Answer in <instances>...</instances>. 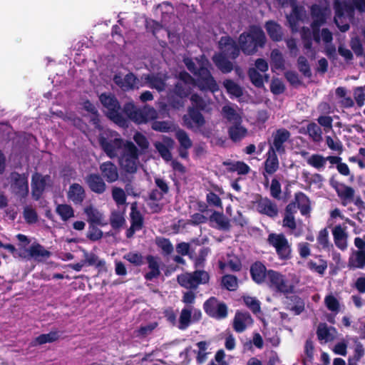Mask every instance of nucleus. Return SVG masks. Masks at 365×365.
<instances>
[{"label": "nucleus", "instance_id": "nucleus-1", "mask_svg": "<svg viewBox=\"0 0 365 365\" xmlns=\"http://www.w3.org/2000/svg\"><path fill=\"white\" fill-rule=\"evenodd\" d=\"M330 14L331 11L327 5L322 8L318 5L312 6V31L305 27L300 30L305 54L312 59H314L317 54V51L312 48V39L318 43L322 42L324 45V53L328 57H334L336 53V47L332 44V34L327 29H323L321 31L319 30V27L325 22Z\"/></svg>", "mask_w": 365, "mask_h": 365}, {"label": "nucleus", "instance_id": "nucleus-2", "mask_svg": "<svg viewBox=\"0 0 365 365\" xmlns=\"http://www.w3.org/2000/svg\"><path fill=\"white\" fill-rule=\"evenodd\" d=\"M184 62L187 69L197 76V85L200 90H210L212 92L218 90V86L208 69L209 61L204 56L195 61L185 58Z\"/></svg>", "mask_w": 365, "mask_h": 365}, {"label": "nucleus", "instance_id": "nucleus-3", "mask_svg": "<svg viewBox=\"0 0 365 365\" xmlns=\"http://www.w3.org/2000/svg\"><path fill=\"white\" fill-rule=\"evenodd\" d=\"M334 22L344 32L349 29L354 9L361 12L365 11V0H334Z\"/></svg>", "mask_w": 365, "mask_h": 365}, {"label": "nucleus", "instance_id": "nucleus-4", "mask_svg": "<svg viewBox=\"0 0 365 365\" xmlns=\"http://www.w3.org/2000/svg\"><path fill=\"white\" fill-rule=\"evenodd\" d=\"M218 47L220 52L212 57V61L222 73H230L233 65L227 58H236L240 54V48L235 41L227 36L220 38Z\"/></svg>", "mask_w": 365, "mask_h": 365}, {"label": "nucleus", "instance_id": "nucleus-5", "mask_svg": "<svg viewBox=\"0 0 365 365\" xmlns=\"http://www.w3.org/2000/svg\"><path fill=\"white\" fill-rule=\"evenodd\" d=\"M299 280L296 276H286L279 272L269 269L267 272V286L274 292L282 294H292L294 292Z\"/></svg>", "mask_w": 365, "mask_h": 365}, {"label": "nucleus", "instance_id": "nucleus-6", "mask_svg": "<svg viewBox=\"0 0 365 365\" xmlns=\"http://www.w3.org/2000/svg\"><path fill=\"white\" fill-rule=\"evenodd\" d=\"M265 41L264 33L257 26H251L247 33L242 34L239 38L240 48L247 55L254 53L258 46L262 47Z\"/></svg>", "mask_w": 365, "mask_h": 365}, {"label": "nucleus", "instance_id": "nucleus-7", "mask_svg": "<svg viewBox=\"0 0 365 365\" xmlns=\"http://www.w3.org/2000/svg\"><path fill=\"white\" fill-rule=\"evenodd\" d=\"M195 86L194 79L186 72H180L178 77L173 93L180 98L179 100H171V106L174 108L179 109L185 106V98L190 93L192 88Z\"/></svg>", "mask_w": 365, "mask_h": 365}, {"label": "nucleus", "instance_id": "nucleus-8", "mask_svg": "<svg viewBox=\"0 0 365 365\" xmlns=\"http://www.w3.org/2000/svg\"><path fill=\"white\" fill-rule=\"evenodd\" d=\"M99 143L104 152L110 158L118 156L125 144L116 132L110 130H106L101 133Z\"/></svg>", "mask_w": 365, "mask_h": 365}, {"label": "nucleus", "instance_id": "nucleus-9", "mask_svg": "<svg viewBox=\"0 0 365 365\" xmlns=\"http://www.w3.org/2000/svg\"><path fill=\"white\" fill-rule=\"evenodd\" d=\"M99 98L106 115L120 126H125L126 120L120 112V107L116 98L113 95L106 93L101 94Z\"/></svg>", "mask_w": 365, "mask_h": 365}, {"label": "nucleus", "instance_id": "nucleus-10", "mask_svg": "<svg viewBox=\"0 0 365 365\" xmlns=\"http://www.w3.org/2000/svg\"><path fill=\"white\" fill-rule=\"evenodd\" d=\"M120 154L119 164L121 168L129 173H135L139 165L138 150L135 145L131 142H125Z\"/></svg>", "mask_w": 365, "mask_h": 365}, {"label": "nucleus", "instance_id": "nucleus-11", "mask_svg": "<svg viewBox=\"0 0 365 365\" xmlns=\"http://www.w3.org/2000/svg\"><path fill=\"white\" fill-rule=\"evenodd\" d=\"M278 4L282 6L289 5L292 8V13L287 16V19L292 32L299 31L300 22H303L305 11L302 7L297 5L296 0H276Z\"/></svg>", "mask_w": 365, "mask_h": 365}, {"label": "nucleus", "instance_id": "nucleus-12", "mask_svg": "<svg viewBox=\"0 0 365 365\" xmlns=\"http://www.w3.org/2000/svg\"><path fill=\"white\" fill-rule=\"evenodd\" d=\"M290 141L291 133L288 130L284 128L277 129L272 133L271 138L268 140L269 150H272L279 155L284 154L286 150V144Z\"/></svg>", "mask_w": 365, "mask_h": 365}, {"label": "nucleus", "instance_id": "nucleus-13", "mask_svg": "<svg viewBox=\"0 0 365 365\" xmlns=\"http://www.w3.org/2000/svg\"><path fill=\"white\" fill-rule=\"evenodd\" d=\"M267 242L274 247L281 259H288L291 257V246L283 234L271 233L268 236Z\"/></svg>", "mask_w": 365, "mask_h": 365}, {"label": "nucleus", "instance_id": "nucleus-14", "mask_svg": "<svg viewBox=\"0 0 365 365\" xmlns=\"http://www.w3.org/2000/svg\"><path fill=\"white\" fill-rule=\"evenodd\" d=\"M208 279L209 275L205 271H196L193 274L185 273L178 277L179 284L187 289L195 288L200 284L206 283Z\"/></svg>", "mask_w": 365, "mask_h": 365}, {"label": "nucleus", "instance_id": "nucleus-15", "mask_svg": "<svg viewBox=\"0 0 365 365\" xmlns=\"http://www.w3.org/2000/svg\"><path fill=\"white\" fill-rule=\"evenodd\" d=\"M19 256L25 259L43 261L51 256V252L38 243H33L28 249L20 251Z\"/></svg>", "mask_w": 365, "mask_h": 365}, {"label": "nucleus", "instance_id": "nucleus-16", "mask_svg": "<svg viewBox=\"0 0 365 365\" xmlns=\"http://www.w3.org/2000/svg\"><path fill=\"white\" fill-rule=\"evenodd\" d=\"M202 318V312L200 309L192 306L187 307L182 309L180 318L178 328L185 329L189 327L191 322H195Z\"/></svg>", "mask_w": 365, "mask_h": 365}, {"label": "nucleus", "instance_id": "nucleus-17", "mask_svg": "<svg viewBox=\"0 0 365 365\" xmlns=\"http://www.w3.org/2000/svg\"><path fill=\"white\" fill-rule=\"evenodd\" d=\"M184 125L195 131H202V128L205 124L203 115L193 108L188 109V114L183 116Z\"/></svg>", "mask_w": 365, "mask_h": 365}, {"label": "nucleus", "instance_id": "nucleus-18", "mask_svg": "<svg viewBox=\"0 0 365 365\" xmlns=\"http://www.w3.org/2000/svg\"><path fill=\"white\" fill-rule=\"evenodd\" d=\"M204 309L208 315L217 319H223L227 315V306L219 302L215 298L207 300L204 304Z\"/></svg>", "mask_w": 365, "mask_h": 365}, {"label": "nucleus", "instance_id": "nucleus-19", "mask_svg": "<svg viewBox=\"0 0 365 365\" xmlns=\"http://www.w3.org/2000/svg\"><path fill=\"white\" fill-rule=\"evenodd\" d=\"M253 207L260 214L274 217L278 214V208L275 203L267 197H259L253 202Z\"/></svg>", "mask_w": 365, "mask_h": 365}, {"label": "nucleus", "instance_id": "nucleus-20", "mask_svg": "<svg viewBox=\"0 0 365 365\" xmlns=\"http://www.w3.org/2000/svg\"><path fill=\"white\" fill-rule=\"evenodd\" d=\"M113 80L115 84L123 91L139 88L140 86H143V84L130 73L125 76H123L120 73L116 74L115 75Z\"/></svg>", "mask_w": 365, "mask_h": 365}, {"label": "nucleus", "instance_id": "nucleus-21", "mask_svg": "<svg viewBox=\"0 0 365 365\" xmlns=\"http://www.w3.org/2000/svg\"><path fill=\"white\" fill-rule=\"evenodd\" d=\"M51 180L48 175H41L35 173L32 176L31 188L32 195L36 200H38L47 186L51 185Z\"/></svg>", "mask_w": 365, "mask_h": 365}, {"label": "nucleus", "instance_id": "nucleus-22", "mask_svg": "<svg viewBox=\"0 0 365 365\" xmlns=\"http://www.w3.org/2000/svg\"><path fill=\"white\" fill-rule=\"evenodd\" d=\"M170 78L165 74L158 73L157 75H147L145 76V83L151 88H155L158 91H165L168 85V81Z\"/></svg>", "mask_w": 365, "mask_h": 365}, {"label": "nucleus", "instance_id": "nucleus-23", "mask_svg": "<svg viewBox=\"0 0 365 365\" xmlns=\"http://www.w3.org/2000/svg\"><path fill=\"white\" fill-rule=\"evenodd\" d=\"M11 187L19 195L25 197L29 192L27 178L24 175L14 173L11 175Z\"/></svg>", "mask_w": 365, "mask_h": 365}, {"label": "nucleus", "instance_id": "nucleus-24", "mask_svg": "<svg viewBox=\"0 0 365 365\" xmlns=\"http://www.w3.org/2000/svg\"><path fill=\"white\" fill-rule=\"evenodd\" d=\"M252 324L253 319L249 313L237 312L233 319L232 327L236 332L241 333Z\"/></svg>", "mask_w": 365, "mask_h": 365}, {"label": "nucleus", "instance_id": "nucleus-25", "mask_svg": "<svg viewBox=\"0 0 365 365\" xmlns=\"http://www.w3.org/2000/svg\"><path fill=\"white\" fill-rule=\"evenodd\" d=\"M83 210L87 217V221L91 225L103 226L108 224L103 214L93 205L86 206Z\"/></svg>", "mask_w": 365, "mask_h": 365}, {"label": "nucleus", "instance_id": "nucleus-26", "mask_svg": "<svg viewBox=\"0 0 365 365\" xmlns=\"http://www.w3.org/2000/svg\"><path fill=\"white\" fill-rule=\"evenodd\" d=\"M333 187L339 197L341 200V203L344 206L353 201L355 191L351 187L339 182H335Z\"/></svg>", "mask_w": 365, "mask_h": 365}, {"label": "nucleus", "instance_id": "nucleus-27", "mask_svg": "<svg viewBox=\"0 0 365 365\" xmlns=\"http://www.w3.org/2000/svg\"><path fill=\"white\" fill-rule=\"evenodd\" d=\"M103 177L108 182H113L118 179V171L115 165L111 162H106L100 165Z\"/></svg>", "mask_w": 365, "mask_h": 365}, {"label": "nucleus", "instance_id": "nucleus-28", "mask_svg": "<svg viewBox=\"0 0 365 365\" xmlns=\"http://www.w3.org/2000/svg\"><path fill=\"white\" fill-rule=\"evenodd\" d=\"M175 136L180 145L179 150L180 157L187 158L188 156L187 150L192 145V140L187 133L182 130H178L175 133Z\"/></svg>", "mask_w": 365, "mask_h": 365}, {"label": "nucleus", "instance_id": "nucleus-29", "mask_svg": "<svg viewBox=\"0 0 365 365\" xmlns=\"http://www.w3.org/2000/svg\"><path fill=\"white\" fill-rule=\"evenodd\" d=\"M67 197L74 204H81L86 197L85 190L81 185L73 183L69 187Z\"/></svg>", "mask_w": 365, "mask_h": 365}, {"label": "nucleus", "instance_id": "nucleus-30", "mask_svg": "<svg viewBox=\"0 0 365 365\" xmlns=\"http://www.w3.org/2000/svg\"><path fill=\"white\" fill-rule=\"evenodd\" d=\"M123 112L133 121L138 124L145 123L143 110L137 108L133 103H129L124 106Z\"/></svg>", "mask_w": 365, "mask_h": 365}, {"label": "nucleus", "instance_id": "nucleus-31", "mask_svg": "<svg viewBox=\"0 0 365 365\" xmlns=\"http://www.w3.org/2000/svg\"><path fill=\"white\" fill-rule=\"evenodd\" d=\"M86 182H87L90 189L96 193L101 194L106 190V185L102 178L98 175H89L86 177Z\"/></svg>", "mask_w": 365, "mask_h": 365}, {"label": "nucleus", "instance_id": "nucleus-32", "mask_svg": "<svg viewBox=\"0 0 365 365\" xmlns=\"http://www.w3.org/2000/svg\"><path fill=\"white\" fill-rule=\"evenodd\" d=\"M332 234L336 246L345 250L347 248V234L341 225H337L332 230Z\"/></svg>", "mask_w": 365, "mask_h": 365}, {"label": "nucleus", "instance_id": "nucleus-33", "mask_svg": "<svg viewBox=\"0 0 365 365\" xmlns=\"http://www.w3.org/2000/svg\"><path fill=\"white\" fill-rule=\"evenodd\" d=\"M148 267L149 271L145 274V279L151 280L158 277L160 274V260L154 256L149 255L147 257Z\"/></svg>", "mask_w": 365, "mask_h": 365}, {"label": "nucleus", "instance_id": "nucleus-34", "mask_svg": "<svg viewBox=\"0 0 365 365\" xmlns=\"http://www.w3.org/2000/svg\"><path fill=\"white\" fill-rule=\"evenodd\" d=\"M317 333L318 339L321 341L327 342L335 338L336 330L332 327H328L326 324H320Z\"/></svg>", "mask_w": 365, "mask_h": 365}, {"label": "nucleus", "instance_id": "nucleus-35", "mask_svg": "<svg viewBox=\"0 0 365 365\" xmlns=\"http://www.w3.org/2000/svg\"><path fill=\"white\" fill-rule=\"evenodd\" d=\"M267 272L266 267L260 262L255 263L250 269L253 280L258 284L267 282Z\"/></svg>", "mask_w": 365, "mask_h": 365}, {"label": "nucleus", "instance_id": "nucleus-36", "mask_svg": "<svg viewBox=\"0 0 365 365\" xmlns=\"http://www.w3.org/2000/svg\"><path fill=\"white\" fill-rule=\"evenodd\" d=\"M277 153L272 150H268L267 159L264 161V172L267 174L274 173L279 168V160L277 155Z\"/></svg>", "mask_w": 365, "mask_h": 365}, {"label": "nucleus", "instance_id": "nucleus-37", "mask_svg": "<svg viewBox=\"0 0 365 365\" xmlns=\"http://www.w3.org/2000/svg\"><path fill=\"white\" fill-rule=\"evenodd\" d=\"M230 138L234 142L240 141L247 135V130L241 125V123H234L228 129Z\"/></svg>", "mask_w": 365, "mask_h": 365}, {"label": "nucleus", "instance_id": "nucleus-38", "mask_svg": "<svg viewBox=\"0 0 365 365\" xmlns=\"http://www.w3.org/2000/svg\"><path fill=\"white\" fill-rule=\"evenodd\" d=\"M349 267L362 269L365 267V250L353 251L349 257Z\"/></svg>", "mask_w": 365, "mask_h": 365}, {"label": "nucleus", "instance_id": "nucleus-39", "mask_svg": "<svg viewBox=\"0 0 365 365\" xmlns=\"http://www.w3.org/2000/svg\"><path fill=\"white\" fill-rule=\"evenodd\" d=\"M222 115L232 123H241L242 117L240 112L231 105H225L222 109Z\"/></svg>", "mask_w": 365, "mask_h": 365}, {"label": "nucleus", "instance_id": "nucleus-40", "mask_svg": "<svg viewBox=\"0 0 365 365\" xmlns=\"http://www.w3.org/2000/svg\"><path fill=\"white\" fill-rule=\"evenodd\" d=\"M265 29L269 37L274 41H279L282 38V27L273 21H267Z\"/></svg>", "mask_w": 365, "mask_h": 365}, {"label": "nucleus", "instance_id": "nucleus-41", "mask_svg": "<svg viewBox=\"0 0 365 365\" xmlns=\"http://www.w3.org/2000/svg\"><path fill=\"white\" fill-rule=\"evenodd\" d=\"M295 206L294 204H289L285 210L284 217L283 219V226L294 230L296 227V221L294 217Z\"/></svg>", "mask_w": 365, "mask_h": 365}, {"label": "nucleus", "instance_id": "nucleus-42", "mask_svg": "<svg viewBox=\"0 0 365 365\" xmlns=\"http://www.w3.org/2000/svg\"><path fill=\"white\" fill-rule=\"evenodd\" d=\"M295 202L293 203L297 205L302 215H306L310 211V203L309 198L302 192L296 193L294 197Z\"/></svg>", "mask_w": 365, "mask_h": 365}, {"label": "nucleus", "instance_id": "nucleus-43", "mask_svg": "<svg viewBox=\"0 0 365 365\" xmlns=\"http://www.w3.org/2000/svg\"><path fill=\"white\" fill-rule=\"evenodd\" d=\"M219 267L222 270H225L228 267L232 271H239L241 268V262L237 257L228 255L227 261L219 262Z\"/></svg>", "mask_w": 365, "mask_h": 365}, {"label": "nucleus", "instance_id": "nucleus-44", "mask_svg": "<svg viewBox=\"0 0 365 365\" xmlns=\"http://www.w3.org/2000/svg\"><path fill=\"white\" fill-rule=\"evenodd\" d=\"M307 163L309 165L318 170L324 169L327 164V159L322 155L312 154L307 158Z\"/></svg>", "mask_w": 365, "mask_h": 365}, {"label": "nucleus", "instance_id": "nucleus-45", "mask_svg": "<svg viewBox=\"0 0 365 365\" xmlns=\"http://www.w3.org/2000/svg\"><path fill=\"white\" fill-rule=\"evenodd\" d=\"M59 335L56 331H51L48 334H41L40 336L35 338L32 344L34 346L38 344H43L46 343H51L58 339Z\"/></svg>", "mask_w": 365, "mask_h": 365}, {"label": "nucleus", "instance_id": "nucleus-46", "mask_svg": "<svg viewBox=\"0 0 365 365\" xmlns=\"http://www.w3.org/2000/svg\"><path fill=\"white\" fill-rule=\"evenodd\" d=\"M131 225L133 229H141L143 225V217L140 212L137 210L136 203H133L131 205Z\"/></svg>", "mask_w": 365, "mask_h": 365}, {"label": "nucleus", "instance_id": "nucleus-47", "mask_svg": "<svg viewBox=\"0 0 365 365\" xmlns=\"http://www.w3.org/2000/svg\"><path fill=\"white\" fill-rule=\"evenodd\" d=\"M249 77L252 81V83L257 87H262L264 85V77L265 80H268V76L267 75H262L257 71V69L255 68H250Z\"/></svg>", "mask_w": 365, "mask_h": 365}, {"label": "nucleus", "instance_id": "nucleus-48", "mask_svg": "<svg viewBox=\"0 0 365 365\" xmlns=\"http://www.w3.org/2000/svg\"><path fill=\"white\" fill-rule=\"evenodd\" d=\"M56 212L63 221H66L74 216L73 209L66 204L58 205L56 207Z\"/></svg>", "mask_w": 365, "mask_h": 365}, {"label": "nucleus", "instance_id": "nucleus-49", "mask_svg": "<svg viewBox=\"0 0 365 365\" xmlns=\"http://www.w3.org/2000/svg\"><path fill=\"white\" fill-rule=\"evenodd\" d=\"M227 93L233 97H240L242 94V88L232 80H226L223 83Z\"/></svg>", "mask_w": 365, "mask_h": 365}, {"label": "nucleus", "instance_id": "nucleus-50", "mask_svg": "<svg viewBox=\"0 0 365 365\" xmlns=\"http://www.w3.org/2000/svg\"><path fill=\"white\" fill-rule=\"evenodd\" d=\"M307 266L311 270L319 274H323L327 268V263L325 260L319 258L317 261H309Z\"/></svg>", "mask_w": 365, "mask_h": 365}, {"label": "nucleus", "instance_id": "nucleus-51", "mask_svg": "<svg viewBox=\"0 0 365 365\" xmlns=\"http://www.w3.org/2000/svg\"><path fill=\"white\" fill-rule=\"evenodd\" d=\"M155 244L162 250L165 255L171 254L173 251V246L169 240L164 237H157Z\"/></svg>", "mask_w": 365, "mask_h": 365}, {"label": "nucleus", "instance_id": "nucleus-52", "mask_svg": "<svg viewBox=\"0 0 365 365\" xmlns=\"http://www.w3.org/2000/svg\"><path fill=\"white\" fill-rule=\"evenodd\" d=\"M307 132L309 134V137L314 142H319L322 139V130L321 128L314 123H309L307 125Z\"/></svg>", "mask_w": 365, "mask_h": 365}, {"label": "nucleus", "instance_id": "nucleus-53", "mask_svg": "<svg viewBox=\"0 0 365 365\" xmlns=\"http://www.w3.org/2000/svg\"><path fill=\"white\" fill-rule=\"evenodd\" d=\"M271 64L272 70L282 69L284 66V59L278 50H273L271 53Z\"/></svg>", "mask_w": 365, "mask_h": 365}, {"label": "nucleus", "instance_id": "nucleus-54", "mask_svg": "<svg viewBox=\"0 0 365 365\" xmlns=\"http://www.w3.org/2000/svg\"><path fill=\"white\" fill-rule=\"evenodd\" d=\"M324 303L327 308L331 312L337 314L340 311L339 302L334 295H327L324 299Z\"/></svg>", "mask_w": 365, "mask_h": 365}, {"label": "nucleus", "instance_id": "nucleus-55", "mask_svg": "<svg viewBox=\"0 0 365 365\" xmlns=\"http://www.w3.org/2000/svg\"><path fill=\"white\" fill-rule=\"evenodd\" d=\"M152 128L159 132H170L175 129V125L169 121H155L152 124Z\"/></svg>", "mask_w": 365, "mask_h": 365}, {"label": "nucleus", "instance_id": "nucleus-56", "mask_svg": "<svg viewBox=\"0 0 365 365\" xmlns=\"http://www.w3.org/2000/svg\"><path fill=\"white\" fill-rule=\"evenodd\" d=\"M208 346L209 344L206 341H200L197 344L198 348L197 360L199 363H202L206 360L208 354Z\"/></svg>", "mask_w": 365, "mask_h": 365}, {"label": "nucleus", "instance_id": "nucleus-57", "mask_svg": "<svg viewBox=\"0 0 365 365\" xmlns=\"http://www.w3.org/2000/svg\"><path fill=\"white\" fill-rule=\"evenodd\" d=\"M229 169L231 171H236L238 174L245 175L249 173L250 170V167L245 163L237 161L234 163H230Z\"/></svg>", "mask_w": 365, "mask_h": 365}, {"label": "nucleus", "instance_id": "nucleus-58", "mask_svg": "<svg viewBox=\"0 0 365 365\" xmlns=\"http://www.w3.org/2000/svg\"><path fill=\"white\" fill-rule=\"evenodd\" d=\"M222 283L228 290L233 291L237 288V279L233 275H225L222 277Z\"/></svg>", "mask_w": 365, "mask_h": 365}, {"label": "nucleus", "instance_id": "nucleus-59", "mask_svg": "<svg viewBox=\"0 0 365 365\" xmlns=\"http://www.w3.org/2000/svg\"><path fill=\"white\" fill-rule=\"evenodd\" d=\"M156 150L158 151L161 157L166 161H169L172 158L171 153L170 152V149L171 148L168 147L166 145L160 143L155 142L154 144Z\"/></svg>", "mask_w": 365, "mask_h": 365}, {"label": "nucleus", "instance_id": "nucleus-60", "mask_svg": "<svg viewBox=\"0 0 365 365\" xmlns=\"http://www.w3.org/2000/svg\"><path fill=\"white\" fill-rule=\"evenodd\" d=\"M243 299L246 306L254 313L260 312V302L255 297L246 296Z\"/></svg>", "mask_w": 365, "mask_h": 365}, {"label": "nucleus", "instance_id": "nucleus-61", "mask_svg": "<svg viewBox=\"0 0 365 365\" xmlns=\"http://www.w3.org/2000/svg\"><path fill=\"white\" fill-rule=\"evenodd\" d=\"M354 98L359 107H362L365 103V85L356 87L354 90Z\"/></svg>", "mask_w": 365, "mask_h": 365}, {"label": "nucleus", "instance_id": "nucleus-62", "mask_svg": "<svg viewBox=\"0 0 365 365\" xmlns=\"http://www.w3.org/2000/svg\"><path fill=\"white\" fill-rule=\"evenodd\" d=\"M326 143L329 149L341 153L343 150L341 142L338 139H333L330 136L326 137Z\"/></svg>", "mask_w": 365, "mask_h": 365}, {"label": "nucleus", "instance_id": "nucleus-63", "mask_svg": "<svg viewBox=\"0 0 365 365\" xmlns=\"http://www.w3.org/2000/svg\"><path fill=\"white\" fill-rule=\"evenodd\" d=\"M125 222L123 214L120 212H113L110 216V224L113 227L118 228Z\"/></svg>", "mask_w": 365, "mask_h": 365}, {"label": "nucleus", "instance_id": "nucleus-64", "mask_svg": "<svg viewBox=\"0 0 365 365\" xmlns=\"http://www.w3.org/2000/svg\"><path fill=\"white\" fill-rule=\"evenodd\" d=\"M113 198L118 205H124L125 203L126 197L123 189L119 187H113L112 190Z\"/></svg>", "mask_w": 365, "mask_h": 365}]
</instances>
